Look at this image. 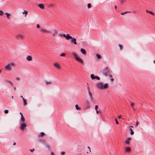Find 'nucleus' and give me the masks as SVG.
Wrapping results in <instances>:
<instances>
[{"label": "nucleus", "mask_w": 155, "mask_h": 155, "mask_svg": "<svg viewBox=\"0 0 155 155\" xmlns=\"http://www.w3.org/2000/svg\"><path fill=\"white\" fill-rule=\"evenodd\" d=\"M96 86L98 88L100 89H106L108 87V84L107 83L104 84L102 83L99 82L97 84Z\"/></svg>", "instance_id": "nucleus-1"}, {"label": "nucleus", "mask_w": 155, "mask_h": 155, "mask_svg": "<svg viewBox=\"0 0 155 155\" xmlns=\"http://www.w3.org/2000/svg\"><path fill=\"white\" fill-rule=\"evenodd\" d=\"M103 73L106 76L109 75L110 74L109 70L108 69V67L105 68L103 70Z\"/></svg>", "instance_id": "nucleus-2"}, {"label": "nucleus", "mask_w": 155, "mask_h": 155, "mask_svg": "<svg viewBox=\"0 0 155 155\" xmlns=\"http://www.w3.org/2000/svg\"><path fill=\"white\" fill-rule=\"evenodd\" d=\"M27 125L25 123H21L20 124V129L23 130L26 127Z\"/></svg>", "instance_id": "nucleus-3"}, {"label": "nucleus", "mask_w": 155, "mask_h": 155, "mask_svg": "<svg viewBox=\"0 0 155 155\" xmlns=\"http://www.w3.org/2000/svg\"><path fill=\"white\" fill-rule=\"evenodd\" d=\"M70 42L72 44H74L75 45H76L77 44V43L76 42V39L75 38H72Z\"/></svg>", "instance_id": "nucleus-4"}, {"label": "nucleus", "mask_w": 155, "mask_h": 155, "mask_svg": "<svg viewBox=\"0 0 155 155\" xmlns=\"http://www.w3.org/2000/svg\"><path fill=\"white\" fill-rule=\"evenodd\" d=\"M54 66L57 69H60V66L59 64L57 62L54 63L53 64Z\"/></svg>", "instance_id": "nucleus-5"}, {"label": "nucleus", "mask_w": 155, "mask_h": 155, "mask_svg": "<svg viewBox=\"0 0 155 155\" xmlns=\"http://www.w3.org/2000/svg\"><path fill=\"white\" fill-rule=\"evenodd\" d=\"M16 38H20L23 39L25 38V36L21 34H18L16 36Z\"/></svg>", "instance_id": "nucleus-6"}, {"label": "nucleus", "mask_w": 155, "mask_h": 155, "mask_svg": "<svg viewBox=\"0 0 155 155\" xmlns=\"http://www.w3.org/2000/svg\"><path fill=\"white\" fill-rule=\"evenodd\" d=\"M131 140V138L130 137H129L127 138L125 141V143L127 145H129L130 144V142Z\"/></svg>", "instance_id": "nucleus-7"}, {"label": "nucleus", "mask_w": 155, "mask_h": 155, "mask_svg": "<svg viewBox=\"0 0 155 155\" xmlns=\"http://www.w3.org/2000/svg\"><path fill=\"white\" fill-rule=\"evenodd\" d=\"M75 59L78 61L82 63H84L83 61L80 57L78 56L77 57H75Z\"/></svg>", "instance_id": "nucleus-8"}, {"label": "nucleus", "mask_w": 155, "mask_h": 155, "mask_svg": "<svg viewBox=\"0 0 155 155\" xmlns=\"http://www.w3.org/2000/svg\"><path fill=\"white\" fill-rule=\"evenodd\" d=\"M86 109H87L89 108L90 107V104L89 101L88 100H86Z\"/></svg>", "instance_id": "nucleus-9"}, {"label": "nucleus", "mask_w": 155, "mask_h": 155, "mask_svg": "<svg viewBox=\"0 0 155 155\" xmlns=\"http://www.w3.org/2000/svg\"><path fill=\"white\" fill-rule=\"evenodd\" d=\"M5 68L8 71H11V64H8V65H6L5 67Z\"/></svg>", "instance_id": "nucleus-10"}, {"label": "nucleus", "mask_w": 155, "mask_h": 155, "mask_svg": "<svg viewBox=\"0 0 155 155\" xmlns=\"http://www.w3.org/2000/svg\"><path fill=\"white\" fill-rule=\"evenodd\" d=\"M89 95L90 97L91 100L92 102H94V99L92 97V94L91 93V92H88Z\"/></svg>", "instance_id": "nucleus-11"}, {"label": "nucleus", "mask_w": 155, "mask_h": 155, "mask_svg": "<svg viewBox=\"0 0 155 155\" xmlns=\"http://www.w3.org/2000/svg\"><path fill=\"white\" fill-rule=\"evenodd\" d=\"M131 150V149L129 147H127L126 148L125 150V152H130Z\"/></svg>", "instance_id": "nucleus-12"}, {"label": "nucleus", "mask_w": 155, "mask_h": 155, "mask_svg": "<svg viewBox=\"0 0 155 155\" xmlns=\"http://www.w3.org/2000/svg\"><path fill=\"white\" fill-rule=\"evenodd\" d=\"M53 31H54V33L52 34V36H55L58 33L57 31L55 29H54Z\"/></svg>", "instance_id": "nucleus-13"}, {"label": "nucleus", "mask_w": 155, "mask_h": 155, "mask_svg": "<svg viewBox=\"0 0 155 155\" xmlns=\"http://www.w3.org/2000/svg\"><path fill=\"white\" fill-rule=\"evenodd\" d=\"M26 59L28 61H32V58L31 56L30 55H28L26 57Z\"/></svg>", "instance_id": "nucleus-14"}, {"label": "nucleus", "mask_w": 155, "mask_h": 155, "mask_svg": "<svg viewBox=\"0 0 155 155\" xmlns=\"http://www.w3.org/2000/svg\"><path fill=\"white\" fill-rule=\"evenodd\" d=\"M25 119L23 117V115H22L21 117V122L20 123H25Z\"/></svg>", "instance_id": "nucleus-15"}, {"label": "nucleus", "mask_w": 155, "mask_h": 155, "mask_svg": "<svg viewBox=\"0 0 155 155\" xmlns=\"http://www.w3.org/2000/svg\"><path fill=\"white\" fill-rule=\"evenodd\" d=\"M129 127L130 131V134L131 135H133L134 134V132L133 131L131 128H133V127L132 126H130Z\"/></svg>", "instance_id": "nucleus-16"}, {"label": "nucleus", "mask_w": 155, "mask_h": 155, "mask_svg": "<svg viewBox=\"0 0 155 155\" xmlns=\"http://www.w3.org/2000/svg\"><path fill=\"white\" fill-rule=\"evenodd\" d=\"M72 37L70 36L68 34H67L66 35V38L67 40H69L70 39L72 38Z\"/></svg>", "instance_id": "nucleus-17"}, {"label": "nucleus", "mask_w": 155, "mask_h": 155, "mask_svg": "<svg viewBox=\"0 0 155 155\" xmlns=\"http://www.w3.org/2000/svg\"><path fill=\"white\" fill-rule=\"evenodd\" d=\"M41 31H43L47 33H50V31L47 30H45L43 29H41L40 30Z\"/></svg>", "instance_id": "nucleus-18"}, {"label": "nucleus", "mask_w": 155, "mask_h": 155, "mask_svg": "<svg viewBox=\"0 0 155 155\" xmlns=\"http://www.w3.org/2000/svg\"><path fill=\"white\" fill-rule=\"evenodd\" d=\"M81 51L84 54H86V51L85 50V49H84L81 48Z\"/></svg>", "instance_id": "nucleus-19"}, {"label": "nucleus", "mask_w": 155, "mask_h": 155, "mask_svg": "<svg viewBox=\"0 0 155 155\" xmlns=\"http://www.w3.org/2000/svg\"><path fill=\"white\" fill-rule=\"evenodd\" d=\"M146 12L147 13L150 14L151 15H155V14L152 11H149L147 10H146Z\"/></svg>", "instance_id": "nucleus-20"}, {"label": "nucleus", "mask_w": 155, "mask_h": 155, "mask_svg": "<svg viewBox=\"0 0 155 155\" xmlns=\"http://www.w3.org/2000/svg\"><path fill=\"white\" fill-rule=\"evenodd\" d=\"M38 6L40 8L42 9H44V5L42 4H40L38 5Z\"/></svg>", "instance_id": "nucleus-21"}, {"label": "nucleus", "mask_w": 155, "mask_h": 155, "mask_svg": "<svg viewBox=\"0 0 155 155\" xmlns=\"http://www.w3.org/2000/svg\"><path fill=\"white\" fill-rule=\"evenodd\" d=\"M45 135V133L43 132H41L40 133L39 135H38L39 137H43Z\"/></svg>", "instance_id": "nucleus-22"}, {"label": "nucleus", "mask_w": 155, "mask_h": 155, "mask_svg": "<svg viewBox=\"0 0 155 155\" xmlns=\"http://www.w3.org/2000/svg\"><path fill=\"white\" fill-rule=\"evenodd\" d=\"M5 14L6 15L7 18L8 19H10V14L9 13H8L7 12H6L5 13Z\"/></svg>", "instance_id": "nucleus-23"}, {"label": "nucleus", "mask_w": 155, "mask_h": 155, "mask_svg": "<svg viewBox=\"0 0 155 155\" xmlns=\"http://www.w3.org/2000/svg\"><path fill=\"white\" fill-rule=\"evenodd\" d=\"M72 55L75 57H75H77L78 56V54L75 52H73L72 53Z\"/></svg>", "instance_id": "nucleus-24"}, {"label": "nucleus", "mask_w": 155, "mask_h": 155, "mask_svg": "<svg viewBox=\"0 0 155 155\" xmlns=\"http://www.w3.org/2000/svg\"><path fill=\"white\" fill-rule=\"evenodd\" d=\"M23 104L24 105H26L27 104V100L25 99H23Z\"/></svg>", "instance_id": "nucleus-25"}, {"label": "nucleus", "mask_w": 155, "mask_h": 155, "mask_svg": "<svg viewBox=\"0 0 155 155\" xmlns=\"http://www.w3.org/2000/svg\"><path fill=\"white\" fill-rule=\"evenodd\" d=\"M75 106L76 110H80L81 109V108L80 107H79L77 104H76Z\"/></svg>", "instance_id": "nucleus-26"}, {"label": "nucleus", "mask_w": 155, "mask_h": 155, "mask_svg": "<svg viewBox=\"0 0 155 155\" xmlns=\"http://www.w3.org/2000/svg\"><path fill=\"white\" fill-rule=\"evenodd\" d=\"M28 12L27 11H25V10H24V12H22V13L23 14H25V17H26V15L28 14Z\"/></svg>", "instance_id": "nucleus-27"}, {"label": "nucleus", "mask_w": 155, "mask_h": 155, "mask_svg": "<svg viewBox=\"0 0 155 155\" xmlns=\"http://www.w3.org/2000/svg\"><path fill=\"white\" fill-rule=\"evenodd\" d=\"M95 76L93 74H91V77L92 79H95Z\"/></svg>", "instance_id": "nucleus-28"}, {"label": "nucleus", "mask_w": 155, "mask_h": 155, "mask_svg": "<svg viewBox=\"0 0 155 155\" xmlns=\"http://www.w3.org/2000/svg\"><path fill=\"white\" fill-rule=\"evenodd\" d=\"M45 83L47 85L51 84H52V82L51 81H45Z\"/></svg>", "instance_id": "nucleus-29"}, {"label": "nucleus", "mask_w": 155, "mask_h": 155, "mask_svg": "<svg viewBox=\"0 0 155 155\" xmlns=\"http://www.w3.org/2000/svg\"><path fill=\"white\" fill-rule=\"evenodd\" d=\"M96 57H97V58L98 59H100L101 58V56L98 54H96Z\"/></svg>", "instance_id": "nucleus-30"}, {"label": "nucleus", "mask_w": 155, "mask_h": 155, "mask_svg": "<svg viewBox=\"0 0 155 155\" xmlns=\"http://www.w3.org/2000/svg\"><path fill=\"white\" fill-rule=\"evenodd\" d=\"M118 46L119 47L120 50H122V48H123V46L120 44H119Z\"/></svg>", "instance_id": "nucleus-31"}, {"label": "nucleus", "mask_w": 155, "mask_h": 155, "mask_svg": "<svg viewBox=\"0 0 155 155\" xmlns=\"http://www.w3.org/2000/svg\"><path fill=\"white\" fill-rule=\"evenodd\" d=\"M130 12H122L121 13V15H124V14H126V13H129Z\"/></svg>", "instance_id": "nucleus-32"}, {"label": "nucleus", "mask_w": 155, "mask_h": 155, "mask_svg": "<svg viewBox=\"0 0 155 155\" xmlns=\"http://www.w3.org/2000/svg\"><path fill=\"white\" fill-rule=\"evenodd\" d=\"M87 7L88 8H91V6L90 3H88L87 4Z\"/></svg>", "instance_id": "nucleus-33"}, {"label": "nucleus", "mask_w": 155, "mask_h": 155, "mask_svg": "<svg viewBox=\"0 0 155 155\" xmlns=\"http://www.w3.org/2000/svg\"><path fill=\"white\" fill-rule=\"evenodd\" d=\"M61 56L64 57L65 56V54L64 53H62L60 55Z\"/></svg>", "instance_id": "nucleus-34"}, {"label": "nucleus", "mask_w": 155, "mask_h": 155, "mask_svg": "<svg viewBox=\"0 0 155 155\" xmlns=\"http://www.w3.org/2000/svg\"><path fill=\"white\" fill-rule=\"evenodd\" d=\"M87 89L88 90V92H90V87H89V85H88L87 86Z\"/></svg>", "instance_id": "nucleus-35"}, {"label": "nucleus", "mask_w": 155, "mask_h": 155, "mask_svg": "<svg viewBox=\"0 0 155 155\" xmlns=\"http://www.w3.org/2000/svg\"><path fill=\"white\" fill-rule=\"evenodd\" d=\"M46 147H47V148L49 150H51V148H50V146L48 145H46Z\"/></svg>", "instance_id": "nucleus-36"}, {"label": "nucleus", "mask_w": 155, "mask_h": 155, "mask_svg": "<svg viewBox=\"0 0 155 155\" xmlns=\"http://www.w3.org/2000/svg\"><path fill=\"white\" fill-rule=\"evenodd\" d=\"M5 113L7 114H8V110H4Z\"/></svg>", "instance_id": "nucleus-37"}, {"label": "nucleus", "mask_w": 155, "mask_h": 155, "mask_svg": "<svg viewBox=\"0 0 155 155\" xmlns=\"http://www.w3.org/2000/svg\"><path fill=\"white\" fill-rule=\"evenodd\" d=\"M9 64H11V66H14L15 64V63L13 62H11L10 63H9Z\"/></svg>", "instance_id": "nucleus-38"}, {"label": "nucleus", "mask_w": 155, "mask_h": 155, "mask_svg": "<svg viewBox=\"0 0 155 155\" xmlns=\"http://www.w3.org/2000/svg\"><path fill=\"white\" fill-rule=\"evenodd\" d=\"M39 141L40 142H41V143H44L45 142L44 140H41V139L39 140Z\"/></svg>", "instance_id": "nucleus-39"}, {"label": "nucleus", "mask_w": 155, "mask_h": 155, "mask_svg": "<svg viewBox=\"0 0 155 155\" xmlns=\"http://www.w3.org/2000/svg\"><path fill=\"white\" fill-rule=\"evenodd\" d=\"M96 112L97 114H98L99 113L101 112V111L100 110H96Z\"/></svg>", "instance_id": "nucleus-40"}, {"label": "nucleus", "mask_w": 155, "mask_h": 155, "mask_svg": "<svg viewBox=\"0 0 155 155\" xmlns=\"http://www.w3.org/2000/svg\"><path fill=\"white\" fill-rule=\"evenodd\" d=\"M95 79H96L98 80H100V78L99 77H98V76H95Z\"/></svg>", "instance_id": "nucleus-41"}, {"label": "nucleus", "mask_w": 155, "mask_h": 155, "mask_svg": "<svg viewBox=\"0 0 155 155\" xmlns=\"http://www.w3.org/2000/svg\"><path fill=\"white\" fill-rule=\"evenodd\" d=\"M8 82L10 83L12 85H13V84L12 81H8Z\"/></svg>", "instance_id": "nucleus-42"}, {"label": "nucleus", "mask_w": 155, "mask_h": 155, "mask_svg": "<svg viewBox=\"0 0 155 155\" xmlns=\"http://www.w3.org/2000/svg\"><path fill=\"white\" fill-rule=\"evenodd\" d=\"M115 120L116 121V124H119L116 118L115 119Z\"/></svg>", "instance_id": "nucleus-43"}, {"label": "nucleus", "mask_w": 155, "mask_h": 155, "mask_svg": "<svg viewBox=\"0 0 155 155\" xmlns=\"http://www.w3.org/2000/svg\"><path fill=\"white\" fill-rule=\"evenodd\" d=\"M139 124V123L138 121H137L136 122V126H137Z\"/></svg>", "instance_id": "nucleus-44"}, {"label": "nucleus", "mask_w": 155, "mask_h": 155, "mask_svg": "<svg viewBox=\"0 0 155 155\" xmlns=\"http://www.w3.org/2000/svg\"><path fill=\"white\" fill-rule=\"evenodd\" d=\"M35 150V149H30L29 150V151L31 152H32L33 151Z\"/></svg>", "instance_id": "nucleus-45"}, {"label": "nucleus", "mask_w": 155, "mask_h": 155, "mask_svg": "<svg viewBox=\"0 0 155 155\" xmlns=\"http://www.w3.org/2000/svg\"><path fill=\"white\" fill-rule=\"evenodd\" d=\"M98 107L97 105H96L95 106V109L96 110H97V109Z\"/></svg>", "instance_id": "nucleus-46"}, {"label": "nucleus", "mask_w": 155, "mask_h": 155, "mask_svg": "<svg viewBox=\"0 0 155 155\" xmlns=\"http://www.w3.org/2000/svg\"><path fill=\"white\" fill-rule=\"evenodd\" d=\"M3 14V12L2 11H0V15H2Z\"/></svg>", "instance_id": "nucleus-47"}, {"label": "nucleus", "mask_w": 155, "mask_h": 155, "mask_svg": "<svg viewBox=\"0 0 155 155\" xmlns=\"http://www.w3.org/2000/svg\"><path fill=\"white\" fill-rule=\"evenodd\" d=\"M16 80H17V81H19V80H20V78H18V77L16 78Z\"/></svg>", "instance_id": "nucleus-48"}, {"label": "nucleus", "mask_w": 155, "mask_h": 155, "mask_svg": "<svg viewBox=\"0 0 155 155\" xmlns=\"http://www.w3.org/2000/svg\"><path fill=\"white\" fill-rule=\"evenodd\" d=\"M110 81L112 82H113L114 81V79L112 78H111L110 79Z\"/></svg>", "instance_id": "nucleus-49"}, {"label": "nucleus", "mask_w": 155, "mask_h": 155, "mask_svg": "<svg viewBox=\"0 0 155 155\" xmlns=\"http://www.w3.org/2000/svg\"><path fill=\"white\" fill-rule=\"evenodd\" d=\"M54 6V5L53 4H51L50 5V6H51V7H53V6Z\"/></svg>", "instance_id": "nucleus-50"}, {"label": "nucleus", "mask_w": 155, "mask_h": 155, "mask_svg": "<svg viewBox=\"0 0 155 155\" xmlns=\"http://www.w3.org/2000/svg\"><path fill=\"white\" fill-rule=\"evenodd\" d=\"M121 117H122V115H120V116H118V118L119 119H120V118H121Z\"/></svg>", "instance_id": "nucleus-51"}, {"label": "nucleus", "mask_w": 155, "mask_h": 155, "mask_svg": "<svg viewBox=\"0 0 155 155\" xmlns=\"http://www.w3.org/2000/svg\"><path fill=\"white\" fill-rule=\"evenodd\" d=\"M134 105V104L133 103H131V106L132 107Z\"/></svg>", "instance_id": "nucleus-52"}, {"label": "nucleus", "mask_w": 155, "mask_h": 155, "mask_svg": "<svg viewBox=\"0 0 155 155\" xmlns=\"http://www.w3.org/2000/svg\"><path fill=\"white\" fill-rule=\"evenodd\" d=\"M87 148L89 149V152H91V149H90V147H88Z\"/></svg>", "instance_id": "nucleus-53"}, {"label": "nucleus", "mask_w": 155, "mask_h": 155, "mask_svg": "<svg viewBox=\"0 0 155 155\" xmlns=\"http://www.w3.org/2000/svg\"><path fill=\"white\" fill-rule=\"evenodd\" d=\"M51 155H55L54 154L53 152L52 151L51 152Z\"/></svg>", "instance_id": "nucleus-54"}, {"label": "nucleus", "mask_w": 155, "mask_h": 155, "mask_svg": "<svg viewBox=\"0 0 155 155\" xmlns=\"http://www.w3.org/2000/svg\"><path fill=\"white\" fill-rule=\"evenodd\" d=\"M64 153H65L64 152H62L61 153V154L62 155H64Z\"/></svg>", "instance_id": "nucleus-55"}, {"label": "nucleus", "mask_w": 155, "mask_h": 155, "mask_svg": "<svg viewBox=\"0 0 155 155\" xmlns=\"http://www.w3.org/2000/svg\"><path fill=\"white\" fill-rule=\"evenodd\" d=\"M37 27L38 28H39L40 27V26L38 24L37 25Z\"/></svg>", "instance_id": "nucleus-56"}, {"label": "nucleus", "mask_w": 155, "mask_h": 155, "mask_svg": "<svg viewBox=\"0 0 155 155\" xmlns=\"http://www.w3.org/2000/svg\"><path fill=\"white\" fill-rule=\"evenodd\" d=\"M109 77H110V79L111 78H112V75H109Z\"/></svg>", "instance_id": "nucleus-57"}, {"label": "nucleus", "mask_w": 155, "mask_h": 155, "mask_svg": "<svg viewBox=\"0 0 155 155\" xmlns=\"http://www.w3.org/2000/svg\"><path fill=\"white\" fill-rule=\"evenodd\" d=\"M63 36L64 37H66V35L65 34H63Z\"/></svg>", "instance_id": "nucleus-58"}, {"label": "nucleus", "mask_w": 155, "mask_h": 155, "mask_svg": "<svg viewBox=\"0 0 155 155\" xmlns=\"http://www.w3.org/2000/svg\"><path fill=\"white\" fill-rule=\"evenodd\" d=\"M14 88L15 91H16V88L15 87H14Z\"/></svg>", "instance_id": "nucleus-59"}, {"label": "nucleus", "mask_w": 155, "mask_h": 155, "mask_svg": "<svg viewBox=\"0 0 155 155\" xmlns=\"http://www.w3.org/2000/svg\"><path fill=\"white\" fill-rule=\"evenodd\" d=\"M20 114L21 115V117L22 116V115H23L22 114V113H21V112L20 113Z\"/></svg>", "instance_id": "nucleus-60"}, {"label": "nucleus", "mask_w": 155, "mask_h": 155, "mask_svg": "<svg viewBox=\"0 0 155 155\" xmlns=\"http://www.w3.org/2000/svg\"><path fill=\"white\" fill-rule=\"evenodd\" d=\"M22 98V99L23 100V99H24V97H23V96L21 95L20 96Z\"/></svg>", "instance_id": "nucleus-61"}, {"label": "nucleus", "mask_w": 155, "mask_h": 155, "mask_svg": "<svg viewBox=\"0 0 155 155\" xmlns=\"http://www.w3.org/2000/svg\"><path fill=\"white\" fill-rule=\"evenodd\" d=\"M16 144V143H14L13 144V145L14 146Z\"/></svg>", "instance_id": "nucleus-62"}, {"label": "nucleus", "mask_w": 155, "mask_h": 155, "mask_svg": "<svg viewBox=\"0 0 155 155\" xmlns=\"http://www.w3.org/2000/svg\"><path fill=\"white\" fill-rule=\"evenodd\" d=\"M117 8V6H115V8L116 9Z\"/></svg>", "instance_id": "nucleus-63"}, {"label": "nucleus", "mask_w": 155, "mask_h": 155, "mask_svg": "<svg viewBox=\"0 0 155 155\" xmlns=\"http://www.w3.org/2000/svg\"><path fill=\"white\" fill-rule=\"evenodd\" d=\"M153 62L155 64V60L153 61Z\"/></svg>", "instance_id": "nucleus-64"}]
</instances>
